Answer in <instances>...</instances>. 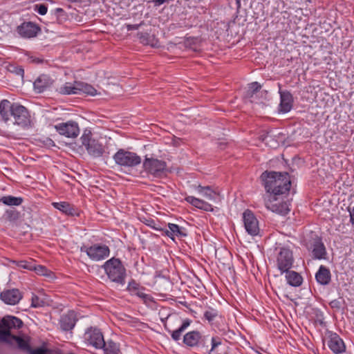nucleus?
Wrapping results in <instances>:
<instances>
[{
    "label": "nucleus",
    "instance_id": "nucleus-1",
    "mask_svg": "<svg viewBox=\"0 0 354 354\" xmlns=\"http://www.w3.org/2000/svg\"><path fill=\"white\" fill-rule=\"evenodd\" d=\"M260 179L268 194L263 198L266 207L276 214L287 215L290 209L288 201L284 199L288 196L291 187L289 174L265 171L261 174Z\"/></svg>",
    "mask_w": 354,
    "mask_h": 354
},
{
    "label": "nucleus",
    "instance_id": "nucleus-2",
    "mask_svg": "<svg viewBox=\"0 0 354 354\" xmlns=\"http://www.w3.org/2000/svg\"><path fill=\"white\" fill-rule=\"evenodd\" d=\"M23 324L22 320L17 317L12 315L3 317L0 322V342L11 346L16 344L18 348H28V337L25 339L11 334L12 329H19Z\"/></svg>",
    "mask_w": 354,
    "mask_h": 354
},
{
    "label": "nucleus",
    "instance_id": "nucleus-3",
    "mask_svg": "<svg viewBox=\"0 0 354 354\" xmlns=\"http://www.w3.org/2000/svg\"><path fill=\"white\" fill-rule=\"evenodd\" d=\"M102 268L111 281L120 285L125 283L127 270L120 259L111 258L104 263Z\"/></svg>",
    "mask_w": 354,
    "mask_h": 354
},
{
    "label": "nucleus",
    "instance_id": "nucleus-4",
    "mask_svg": "<svg viewBox=\"0 0 354 354\" xmlns=\"http://www.w3.org/2000/svg\"><path fill=\"white\" fill-rule=\"evenodd\" d=\"M192 320L189 319H181L177 315H168L164 323V327L168 333L170 334L171 339L175 342L181 339L182 334L185 329L191 324Z\"/></svg>",
    "mask_w": 354,
    "mask_h": 354
},
{
    "label": "nucleus",
    "instance_id": "nucleus-5",
    "mask_svg": "<svg viewBox=\"0 0 354 354\" xmlns=\"http://www.w3.org/2000/svg\"><path fill=\"white\" fill-rule=\"evenodd\" d=\"M207 342H209V335H204L197 330L189 331L183 337V343L187 348H195L202 353Z\"/></svg>",
    "mask_w": 354,
    "mask_h": 354
},
{
    "label": "nucleus",
    "instance_id": "nucleus-6",
    "mask_svg": "<svg viewBox=\"0 0 354 354\" xmlns=\"http://www.w3.org/2000/svg\"><path fill=\"white\" fill-rule=\"evenodd\" d=\"M276 254V266L281 274L285 271L290 270L294 264L295 258L293 252L287 246L278 247L275 249Z\"/></svg>",
    "mask_w": 354,
    "mask_h": 354
},
{
    "label": "nucleus",
    "instance_id": "nucleus-7",
    "mask_svg": "<svg viewBox=\"0 0 354 354\" xmlns=\"http://www.w3.org/2000/svg\"><path fill=\"white\" fill-rule=\"evenodd\" d=\"M82 145L85 147L88 153L95 157H100L104 153V148L102 143L92 138L90 130H85L80 138Z\"/></svg>",
    "mask_w": 354,
    "mask_h": 354
},
{
    "label": "nucleus",
    "instance_id": "nucleus-8",
    "mask_svg": "<svg viewBox=\"0 0 354 354\" xmlns=\"http://www.w3.org/2000/svg\"><path fill=\"white\" fill-rule=\"evenodd\" d=\"M143 168L147 173L157 178L166 176L168 171L165 161L153 158L145 157L143 161Z\"/></svg>",
    "mask_w": 354,
    "mask_h": 354
},
{
    "label": "nucleus",
    "instance_id": "nucleus-9",
    "mask_svg": "<svg viewBox=\"0 0 354 354\" xmlns=\"http://www.w3.org/2000/svg\"><path fill=\"white\" fill-rule=\"evenodd\" d=\"M113 160L120 167H134L141 163V158L134 152L119 149L114 155Z\"/></svg>",
    "mask_w": 354,
    "mask_h": 354
},
{
    "label": "nucleus",
    "instance_id": "nucleus-10",
    "mask_svg": "<svg viewBox=\"0 0 354 354\" xmlns=\"http://www.w3.org/2000/svg\"><path fill=\"white\" fill-rule=\"evenodd\" d=\"M81 252H86L88 257L94 261H102L110 254V249L105 244H93L89 247L82 246Z\"/></svg>",
    "mask_w": 354,
    "mask_h": 354
},
{
    "label": "nucleus",
    "instance_id": "nucleus-11",
    "mask_svg": "<svg viewBox=\"0 0 354 354\" xmlns=\"http://www.w3.org/2000/svg\"><path fill=\"white\" fill-rule=\"evenodd\" d=\"M14 124L24 128H28L31 126L30 115L28 109L19 104L14 103L12 115Z\"/></svg>",
    "mask_w": 354,
    "mask_h": 354
},
{
    "label": "nucleus",
    "instance_id": "nucleus-12",
    "mask_svg": "<svg viewBox=\"0 0 354 354\" xmlns=\"http://www.w3.org/2000/svg\"><path fill=\"white\" fill-rule=\"evenodd\" d=\"M229 347L223 342L221 337L214 336L209 337L203 351V354H228Z\"/></svg>",
    "mask_w": 354,
    "mask_h": 354
},
{
    "label": "nucleus",
    "instance_id": "nucleus-13",
    "mask_svg": "<svg viewBox=\"0 0 354 354\" xmlns=\"http://www.w3.org/2000/svg\"><path fill=\"white\" fill-rule=\"evenodd\" d=\"M40 26L32 21H24L16 28V32L22 38L31 39L41 32Z\"/></svg>",
    "mask_w": 354,
    "mask_h": 354
},
{
    "label": "nucleus",
    "instance_id": "nucleus-14",
    "mask_svg": "<svg viewBox=\"0 0 354 354\" xmlns=\"http://www.w3.org/2000/svg\"><path fill=\"white\" fill-rule=\"evenodd\" d=\"M56 131L62 136L66 138H75L80 133L78 124L75 121H68L55 125Z\"/></svg>",
    "mask_w": 354,
    "mask_h": 354
},
{
    "label": "nucleus",
    "instance_id": "nucleus-15",
    "mask_svg": "<svg viewBox=\"0 0 354 354\" xmlns=\"http://www.w3.org/2000/svg\"><path fill=\"white\" fill-rule=\"evenodd\" d=\"M243 221L245 230L249 234L256 236L259 234V221L251 210L248 209L243 212Z\"/></svg>",
    "mask_w": 354,
    "mask_h": 354
},
{
    "label": "nucleus",
    "instance_id": "nucleus-16",
    "mask_svg": "<svg viewBox=\"0 0 354 354\" xmlns=\"http://www.w3.org/2000/svg\"><path fill=\"white\" fill-rule=\"evenodd\" d=\"M86 339L88 343L96 348H101L104 346V339L102 333L96 328H89L85 333Z\"/></svg>",
    "mask_w": 354,
    "mask_h": 354
},
{
    "label": "nucleus",
    "instance_id": "nucleus-17",
    "mask_svg": "<svg viewBox=\"0 0 354 354\" xmlns=\"http://www.w3.org/2000/svg\"><path fill=\"white\" fill-rule=\"evenodd\" d=\"M127 290L131 295H136L140 298L145 304L152 301V297L150 295L144 292L145 288L140 286V284L137 283L134 279H131V281H129Z\"/></svg>",
    "mask_w": 354,
    "mask_h": 354
},
{
    "label": "nucleus",
    "instance_id": "nucleus-18",
    "mask_svg": "<svg viewBox=\"0 0 354 354\" xmlns=\"http://www.w3.org/2000/svg\"><path fill=\"white\" fill-rule=\"evenodd\" d=\"M308 250H311L313 259H326L327 253L321 237L316 236V237L313 239V243H310V246L308 248Z\"/></svg>",
    "mask_w": 354,
    "mask_h": 354
},
{
    "label": "nucleus",
    "instance_id": "nucleus-19",
    "mask_svg": "<svg viewBox=\"0 0 354 354\" xmlns=\"http://www.w3.org/2000/svg\"><path fill=\"white\" fill-rule=\"evenodd\" d=\"M328 346L335 354H341L346 351V345L340 336L335 333H330L328 336Z\"/></svg>",
    "mask_w": 354,
    "mask_h": 354
},
{
    "label": "nucleus",
    "instance_id": "nucleus-20",
    "mask_svg": "<svg viewBox=\"0 0 354 354\" xmlns=\"http://www.w3.org/2000/svg\"><path fill=\"white\" fill-rule=\"evenodd\" d=\"M0 298L6 304L15 305L21 299L22 295L18 289H8L1 292Z\"/></svg>",
    "mask_w": 354,
    "mask_h": 354
},
{
    "label": "nucleus",
    "instance_id": "nucleus-21",
    "mask_svg": "<svg viewBox=\"0 0 354 354\" xmlns=\"http://www.w3.org/2000/svg\"><path fill=\"white\" fill-rule=\"evenodd\" d=\"M77 321L76 313L73 310H69L67 313L61 316L59 319L60 328L64 331L72 330Z\"/></svg>",
    "mask_w": 354,
    "mask_h": 354
},
{
    "label": "nucleus",
    "instance_id": "nucleus-22",
    "mask_svg": "<svg viewBox=\"0 0 354 354\" xmlns=\"http://www.w3.org/2000/svg\"><path fill=\"white\" fill-rule=\"evenodd\" d=\"M54 81L46 74L40 75L34 82V90L37 93H43L51 87Z\"/></svg>",
    "mask_w": 354,
    "mask_h": 354
},
{
    "label": "nucleus",
    "instance_id": "nucleus-23",
    "mask_svg": "<svg viewBox=\"0 0 354 354\" xmlns=\"http://www.w3.org/2000/svg\"><path fill=\"white\" fill-rule=\"evenodd\" d=\"M204 318L208 321V323L213 327L217 328L221 330L218 324L221 322L223 323L224 317L219 314L218 311L214 308H209L204 313Z\"/></svg>",
    "mask_w": 354,
    "mask_h": 354
},
{
    "label": "nucleus",
    "instance_id": "nucleus-24",
    "mask_svg": "<svg viewBox=\"0 0 354 354\" xmlns=\"http://www.w3.org/2000/svg\"><path fill=\"white\" fill-rule=\"evenodd\" d=\"M280 104L279 111L282 113H288L292 108L293 97L288 91H280Z\"/></svg>",
    "mask_w": 354,
    "mask_h": 354
},
{
    "label": "nucleus",
    "instance_id": "nucleus-25",
    "mask_svg": "<svg viewBox=\"0 0 354 354\" xmlns=\"http://www.w3.org/2000/svg\"><path fill=\"white\" fill-rule=\"evenodd\" d=\"M53 206L57 209L61 211L67 216H80L79 210L73 205L68 202H55L52 203Z\"/></svg>",
    "mask_w": 354,
    "mask_h": 354
},
{
    "label": "nucleus",
    "instance_id": "nucleus-26",
    "mask_svg": "<svg viewBox=\"0 0 354 354\" xmlns=\"http://www.w3.org/2000/svg\"><path fill=\"white\" fill-rule=\"evenodd\" d=\"M168 227L169 230L164 229L162 235L167 236L171 238L172 240H174L175 236L178 237H185L187 236L186 230L185 228L179 227L176 224L168 223Z\"/></svg>",
    "mask_w": 354,
    "mask_h": 354
},
{
    "label": "nucleus",
    "instance_id": "nucleus-27",
    "mask_svg": "<svg viewBox=\"0 0 354 354\" xmlns=\"http://www.w3.org/2000/svg\"><path fill=\"white\" fill-rule=\"evenodd\" d=\"M185 201L190 203L192 205L195 207L206 211V212H213L214 208L212 205L208 203L207 202L201 200L200 198H196L194 196H189L185 198Z\"/></svg>",
    "mask_w": 354,
    "mask_h": 354
},
{
    "label": "nucleus",
    "instance_id": "nucleus-28",
    "mask_svg": "<svg viewBox=\"0 0 354 354\" xmlns=\"http://www.w3.org/2000/svg\"><path fill=\"white\" fill-rule=\"evenodd\" d=\"M315 279L319 284L328 285L331 280L330 270L324 266H321L315 274Z\"/></svg>",
    "mask_w": 354,
    "mask_h": 354
},
{
    "label": "nucleus",
    "instance_id": "nucleus-29",
    "mask_svg": "<svg viewBox=\"0 0 354 354\" xmlns=\"http://www.w3.org/2000/svg\"><path fill=\"white\" fill-rule=\"evenodd\" d=\"M284 273H286V279L287 283L290 286L299 287L302 284L303 277L299 272L288 270V271H285Z\"/></svg>",
    "mask_w": 354,
    "mask_h": 354
},
{
    "label": "nucleus",
    "instance_id": "nucleus-30",
    "mask_svg": "<svg viewBox=\"0 0 354 354\" xmlns=\"http://www.w3.org/2000/svg\"><path fill=\"white\" fill-rule=\"evenodd\" d=\"M14 103L11 104L8 100H3L0 102V115L4 122H7L10 119V116L12 115V108Z\"/></svg>",
    "mask_w": 354,
    "mask_h": 354
},
{
    "label": "nucleus",
    "instance_id": "nucleus-31",
    "mask_svg": "<svg viewBox=\"0 0 354 354\" xmlns=\"http://www.w3.org/2000/svg\"><path fill=\"white\" fill-rule=\"evenodd\" d=\"M196 189L200 194L209 200H216L219 196L218 192L214 190L211 186H202L198 185Z\"/></svg>",
    "mask_w": 354,
    "mask_h": 354
},
{
    "label": "nucleus",
    "instance_id": "nucleus-32",
    "mask_svg": "<svg viewBox=\"0 0 354 354\" xmlns=\"http://www.w3.org/2000/svg\"><path fill=\"white\" fill-rule=\"evenodd\" d=\"M79 82H75L74 84L66 82L64 86L59 88V93L63 95L79 94Z\"/></svg>",
    "mask_w": 354,
    "mask_h": 354
},
{
    "label": "nucleus",
    "instance_id": "nucleus-33",
    "mask_svg": "<svg viewBox=\"0 0 354 354\" xmlns=\"http://www.w3.org/2000/svg\"><path fill=\"white\" fill-rule=\"evenodd\" d=\"M104 354H120V349L118 344L112 340L104 341V346H102Z\"/></svg>",
    "mask_w": 354,
    "mask_h": 354
},
{
    "label": "nucleus",
    "instance_id": "nucleus-34",
    "mask_svg": "<svg viewBox=\"0 0 354 354\" xmlns=\"http://www.w3.org/2000/svg\"><path fill=\"white\" fill-rule=\"evenodd\" d=\"M0 202L8 206H19L22 203L23 198L21 197H15L9 195L0 198Z\"/></svg>",
    "mask_w": 354,
    "mask_h": 354
},
{
    "label": "nucleus",
    "instance_id": "nucleus-35",
    "mask_svg": "<svg viewBox=\"0 0 354 354\" xmlns=\"http://www.w3.org/2000/svg\"><path fill=\"white\" fill-rule=\"evenodd\" d=\"M141 221L145 225L150 227L152 229L161 231L162 232L164 231V228L162 227V223L158 219H153L149 217L143 218Z\"/></svg>",
    "mask_w": 354,
    "mask_h": 354
},
{
    "label": "nucleus",
    "instance_id": "nucleus-36",
    "mask_svg": "<svg viewBox=\"0 0 354 354\" xmlns=\"http://www.w3.org/2000/svg\"><path fill=\"white\" fill-rule=\"evenodd\" d=\"M138 37L141 44L155 46V37L153 35H150L148 32H138Z\"/></svg>",
    "mask_w": 354,
    "mask_h": 354
},
{
    "label": "nucleus",
    "instance_id": "nucleus-37",
    "mask_svg": "<svg viewBox=\"0 0 354 354\" xmlns=\"http://www.w3.org/2000/svg\"><path fill=\"white\" fill-rule=\"evenodd\" d=\"M79 86V94L82 92L92 96H94L97 94V90L90 84L86 83L78 82Z\"/></svg>",
    "mask_w": 354,
    "mask_h": 354
},
{
    "label": "nucleus",
    "instance_id": "nucleus-38",
    "mask_svg": "<svg viewBox=\"0 0 354 354\" xmlns=\"http://www.w3.org/2000/svg\"><path fill=\"white\" fill-rule=\"evenodd\" d=\"M3 216L6 221H16L20 217V212L15 209H10L6 211Z\"/></svg>",
    "mask_w": 354,
    "mask_h": 354
},
{
    "label": "nucleus",
    "instance_id": "nucleus-39",
    "mask_svg": "<svg viewBox=\"0 0 354 354\" xmlns=\"http://www.w3.org/2000/svg\"><path fill=\"white\" fill-rule=\"evenodd\" d=\"M261 85L257 82H254L248 84V90L247 92L248 96L252 97L255 93L260 91Z\"/></svg>",
    "mask_w": 354,
    "mask_h": 354
},
{
    "label": "nucleus",
    "instance_id": "nucleus-40",
    "mask_svg": "<svg viewBox=\"0 0 354 354\" xmlns=\"http://www.w3.org/2000/svg\"><path fill=\"white\" fill-rule=\"evenodd\" d=\"M344 303V300L342 298L336 299L332 300L329 303V306L331 308L334 309L335 311L338 312L342 308V305Z\"/></svg>",
    "mask_w": 354,
    "mask_h": 354
},
{
    "label": "nucleus",
    "instance_id": "nucleus-41",
    "mask_svg": "<svg viewBox=\"0 0 354 354\" xmlns=\"http://www.w3.org/2000/svg\"><path fill=\"white\" fill-rule=\"evenodd\" d=\"M21 351H26L30 353V354H46L47 352V350L44 348H38L36 349H32L30 345L29 344L28 348H19Z\"/></svg>",
    "mask_w": 354,
    "mask_h": 354
},
{
    "label": "nucleus",
    "instance_id": "nucleus-42",
    "mask_svg": "<svg viewBox=\"0 0 354 354\" xmlns=\"http://www.w3.org/2000/svg\"><path fill=\"white\" fill-rule=\"evenodd\" d=\"M44 304V301L41 300L37 295H33L31 299V306L34 308L41 307Z\"/></svg>",
    "mask_w": 354,
    "mask_h": 354
},
{
    "label": "nucleus",
    "instance_id": "nucleus-43",
    "mask_svg": "<svg viewBox=\"0 0 354 354\" xmlns=\"http://www.w3.org/2000/svg\"><path fill=\"white\" fill-rule=\"evenodd\" d=\"M32 270H35L37 274L44 275V276L47 275L48 270L44 266H41V265L34 266L33 265Z\"/></svg>",
    "mask_w": 354,
    "mask_h": 354
},
{
    "label": "nucleus",
    "instance_id": "nucleus-44",
    "mask_svg": "<svg viewBox=\"0 0 354 354\" xmlns=\"http://www.w3.org/2000/svg\"><path fill=\"white\" fill-rule=\"evenodd\" d=\"M35 10L39 15H44L48 11V7L45 4H37L35 6Z\"/></svg>",
    "mask_w": 354,
    "mask_h": 354
},
{
    "label": "nucleus",
    "instance_id": "nucleus-45",
    "mask_svg": "<svg viewBox=\"0 0 354 354\" xmlns=\"http://www.w3.org/2000/svg\"><path fill=\"white\" fill-rule=\"evenodd\" d=\"M17 266L27 269L29 270H32L33 265L31 263L28 262L27 261H19L17 263Z\"/></svg>",
    "mask_w": 354,
    "mask_h": 354
},
{
    "label": "nucleus",
    "instance_id": "nucleus-46",
    "mask_svg": "<svg viewBox=\"0 0 354 354\" xmlns=\"http://www.w3.org/2000/svg\"><path fill=\"white\" fill-rule=\"evenodd\" d=\"M144 24V21H142L141 23L138 24H127L126 27L127 30H138L141 26Z\"/></svg>",
    "mask_w": 354,
    "mask_h": 354
},
{
    "label": "nucleus",
    "instance_id": "nucleus-47",
    "mask_svg": "<svg viewBox=\"0 0 354 354\" xmlns=\"http://www.w3.org/2000/svg\"><path fill=\"white\" fill-rule=\"evenodd\" d=\"M347 210L349 212L350 223L353 225H354V207H351L349 205L347 207Z\"/></svg>",
    "mask_w": 354,
    "mask_h": 354
},
{
    "label": "nucleus",
    "instance_id": "nucleus-48",
    "mask_svg": "<svg viewBox=\"0 0 354 354\" xmlns=\"http://www.w3.org/2000/svg\"><path fill=\"white\" fill-rule=\"evenodd\" d=\"M236 3L237 5V9H239L241 7V1L240 0H236Z\"/></svg>",
    "mask_w": 354,
    "mask_h": 354
},
{
    "label": "nucleus",
    "instance_id": "nucleus-49",
    "mask_svg": "<svg viewBox=\"0 0 354 354\" xmlns=\"http://www.w3.org/2000/svg\"><path fill=\"white\" fill-rule=\"evenodd\" d=\"M20 71H21L22 73H24V70L23 69H20Z\"/></svg>",
    "mask_w": 354,
    "mask_h": 354
}]
</instances>
